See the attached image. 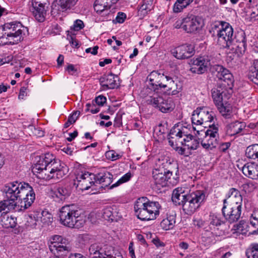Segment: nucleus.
<instances>
[{
	"instance_id": "obj_1",
	"label": "nucleus",
	"mask_w": 258,
	"mask_h": 258,
	"mask_svg": "<svg viewBox=\"0 0 258 258\" xmlns=\"http://www.w3.org/2000/svg\"><path fill=\"white\" fill-rule=\"evenodd\" d=\"M32 170L38 178L47 180L62 178L68 172L69 168L64 163L55 160L52 154L47 153L39 157Z\"/></svg>"
},
{
	"instance_id": "obj_2",
	"label": "nucleus",
	"mask_w": 258,
	"mask_h": 258,
	"mask_svg": "<svg viewBox=\"0 0 258 258\" xmlns=\"http://www.w3.org/2000/svg\"><path fill=\"white\" fill-rule=\"evenodd\" d=\"M217 36V44L222 48H227L232 44L234 39L238 43L236 47L241 54L244 53L246 48V42L243 32L238 33L235 36L233 29L229 23L219 21L214 26Z\"/></svg>"
},
{
	"instance_id": "obj_3",
	"label": "nucleus",
	"mask_w": 258,
	"mask_h": 258,
	"mask_svg": "<svg viewBox=\"0 0 258 258\" xmlns=\"http://www.w3.org/2000/svg\"><path fill=\"white\" fill-rule=\"evenodd\" d=\"M112 175L109 172L99 173L95 175L88 172L78 173L74 180V184L80 190H87L93 185L102 184L100 186L104 188L109 185L112 180Z\"/></svg>"
},
{
	"instance_id": "obj_4",
	"label": "nucleus",
	"mask_w": 258,
	"mask_h": 258,
	"mask_svg": "<svg viewBox=\"0 0 258 258\" xmlns=\"http://www.w3.org/2000/svg\"><path fill=\"white\" fill-rule=\"evenodd\" d=\"M27 32V28L20 22L6 23L0 27V45L17 44L23 40Z\"/></svg>"
},
{
	"instance_id": "obj_5",
	"label": "nucleus",
	"mask_w": 258,
	"mask_h": 258,
	"mask_svg": "<svg viewBox=\"0 0 258 258\" xmlns=\"http://www.w3.org/2000/svg\"><path fill=\"white\" fill-rule=\"evenodd\" d=\"M161 206L157 202L149 201L146 198L138 199L134 205L135 213L142 221L154 220L159 215Z\"/></svg>"
},
{
	"instance_id": "obj_6",
	"label": "nucleus",
	"mask_w": 258,
	"mask_h": 258,
	"mask_svg": "<svg viewBox=\"0 0 258 258\" xmlns=\"http://www.w3.org/2000/svg\"><path fill=\"white\" fill-rule=\"evenodd\" d=\"M60 223L70 228H79L83 226L84 221L80 217V212L74 205L63 206L59 211Z\"/></svg>"
},
{
	"instance_id": "obj_7",
	"label": "nucleus",
	"mask_w": 258,
	"mask_h": 258,
	"mask_svg": "<svg viewBox=\"0 0 258 258\" xmlns=\"http://www.w3.org/2000/svg\"><path fill=\"white\" fill-rule=\"evenodd\" d=\"M25 182L13 181L7 183L3 187V192L5 194L6 199L3 201L9 204L12 209L16 206V201L20 199L21 194H23V189L25 186Z\"/></svg>"
},
{
	"instance_id": "obj_8",
	"label": "nucleus",
	"mask_w": 258,
	"mask_h": 258,
	"mask_svg": "<svg viewBox=\"0 0 258 258\" xmlns=\"http://www.w3.org/2000/svg\"><path fill=\"white\" fill-rule=\"evenodd\" d=\"M203 190H197L187 195L186 200L183 204L182 209L187 215H191L198 209L205 200Z\"/></svg>"
},
{
	"instance_id": "obj_9",
	"label": "nucleus",
	"mask_w": 258,
	"mask_h": 258,
	"mask_svg": "<svg viewBox=\"0 0 258 258\" xmlns=\"http://www.w3.org/2000/svg\"><path fill=\"white\" fill-rule=\"evenodd\" d=\"M193 129L197 131V134L200 135L201 133L205 134L204 138L201 141L202 146L206 150H212L218 145L219 134L218 127L217 125L212 124L209 125V128L206 132L197 130L196 126Z\"/></svg>"
},
{
	"instance_id": "obj_10",
	"label": "nucleus",
	"mask_w": 258,
	"mask_h": 258,
	"mask_svg": "<svg viewBox=\"0 0 258 258\" xmlns=\"http://www.w3.org/2000/svg\"><path fill=\"white\" fill-rule=\"evenodd\" d=\"M215 119L214 113L206 107H200L195 110L192 114L191 121L194 125H203L206 127L209 126V124L214 121Z\"/></svg>"
},
{
	"instance_id": "obj_11",
	"label": "nucleus",
	"mask_w": 258,
	"mask_h": 258,
	"mask_svg": "<svg viewBox=\"0 0 258 258\" xmlns=\"http://www.w3.org/2000/svg\"><path fill=\"white\" fill-rule=\"evenodd\" d=\"M212 71L220 81L219 85L232 89L233 86L234 78L230 72L221 65H215L212 68Z\"/></svg>"
},
{
	"instance_id": "obj_12",
	"label": "nucleus",
	"mask_w": 258,
	"mask_h": 258,
	"mask_svg": "<svg viewBox=\"0 0 258 258\" xmlns=\"http://www.w3.org/2000/svg\"><path fill=\"white\" fill-rule=\"evenodd\" d=\"M147 101L154 107H157L162 112L171 111L174 107V103L171 97H163L156 94L150 97Z\"/></svg>"
},
{
	"instance_id": "obj_13",
	"label": "nucleus",
	"mask_w": 258,
	"mask_h": 258,
	"mask_svg": "<svg viewBox=\"0 0 258 258\" xmlns=\"http://www.w3.org/2000/svg\"><path fill=\"white\" fill-rule=\"evenodd\" d=\"M118 0H96L94 8L95 11L106 20H110L112 18V13L110 10L112 6Z\"/></svg>"
},
{
	"instance_id": "obj_14",
	"label": "nucleus",
	"mask_w": 258,
	"mask_h": 258,
	"mask_svg": "<svg viewBox=\"0 0 258 258\" xmlns=\"http://www.w3.org/2000/svg\"><path fill=\"white\" fill-rule=\"evenodd\" d=\"M232 92V89H229L226 86H222L221 85L212 90V96L216 107L223 104L224 100L230 97Z\"/></svg>"
},
{
	"instance_id": "obj_15",
	"label": "nucleus",
	"mask_w": 258,
	"mask_h": 258,
	"mask_svg": "<svg viewBox=\"0 0 258 258\" xmlns=\"http://www.w3.org/2000/svg\"><path fill=\"white\" fill-rule=\"evenodd\" d=\"M222 211L225 219L229 223H232L237 221L240 218L241 207L223 204Z\"/></svg>"
},
{
	"instance_id": "obj_16",
	"label": "nucleus",
	"mask_w": 258,
	"mask_h": 258,
	"mask_svg": "<svg viewBox=\"0 0 258 258\" xmlns=\"http://www.w3.org/2000/svg\"><path fill=\"white\" fill-rule=\"evenodd\" d=\"M183 30L189 33H196L202 27L201 19L193 15H188L185 17Z\"/></svg>"
},
{
	"instance_id": "obj_17",
	"label": "nucleus",
	"mask_w": 258,
	"mask_h": 258,
	"mask_svg": "<svg viewBox=\"0 0 258 258\" xmlns=\"http://www.w3.org/2000/svg\"><path fill=\"white\" fill-rule=\"evenodd\" d=\"M25 186L23 189V194H21L20 206L21 208L27 209L30 207L35 200V194L33 188L28 184H24Z\"/></svg>"
},
{
	"instance_id": "obj_18",
	"label": "nucleus",
	"mask_w": 258,
	"mask_h": 258,
	"mask_svg": "<svg viewBox=\"0 0 258 258\" xmlns=\"http://www.w3.org/2000/svg\"><path fill=\"white\" fill-rule=\"evenodd\" d=\"M190 71L192 73L202 74L207 70L210 64V60L207 56H201L191 60Z\"/></svg>"
},
{
	"instance_id": "obj_19",
	"label": "nucleus",
	"mask_w": 258,
	"mask_h": 258,
	"mask_svg": "<svg viewBox=\"0 0 258 258\" xmlns=\"http://www.w3.org/2000/svg\"><path fill=\"white\" fill-rule=\"evenodd\" d=\"M45 0H32L31 5L33 13L35 19L39 22H43L45 20L46 14Z\"/></svg>"
},
{
	"instance_id": "obj_20",
	"label": "nucleus",
	"mask_w": 258,
	"mask_h": 258,
	"mask_svg": "<svg viewBox=\"0 0 258 258\" xmlns=\"http://www.w3.org/2000/svg\"><path fill=\"white\" fill-rule=\"evenodd\" d=\"M172 54L177 59L188 58L194 55V48L191 44H183L173 49Z\"/></svg>"
},
{
	"instance_id": "obj_21",
	"label": "nucleus",
	"mask_w": 258,
	"mask_h": 258,
	"mask_svg": "<svg viewBox=\"0 0 258 258\" xmlns=\"http://www.w3.org/2000/svg\"><path fill=\"white\" fill-rule=\"evenodd\" d=\"M167 76L159 71L152 72L148 77L150 84L152 86L151 89L154 91L161 89L164 83H165Z\"/></svg>"
},
{
	"instance_id": "obj_22",
	"label": "nucleus",
	"mask_w": 258,
	"mask_h": 258,
	"mask_svg": "<svg viewBox=\"0 0 258 258\" xmlns=\"http://www.w3.org/2000/svg\"><path fill=\"white\" fill-rule=\"evenodd\" d=\"M119 78L112 73L105 74L100 79V84L104 90L113 89L119 85Z\"/></svg>"
},
{
	"instance_id": "obj_23",
	"label": "nucleus",
	"mask_w": 258,
	"mask_h": 258,
	"mask_svg": "<svg viewBox=\"0 0 258 258\" xmlns=\"http://www.w3.org/2000/svg\"><path fill=\"white\" fill-rule=\"evenodd\" d=\"M103 219L108 221H117L122 218V215L115 206L107 207L101 212Z\"/></svg>"
},
{
	"instance_id": "obj_24",
	"label": "nucleus",
	"mask_w": 258,
	"mask_h": 258,
	"mask_svg": "<svg viewBox=\"0 0 258 258\" xmlns=\"http://www.w3.org/2000/svg\"><path fill=\"white\" fill-rule=\"evenodd\" d=\"M166 170L163 167L155 168L152 171V177L155 184L160 188L167 185Z\"/></svg>"
},
{
	"instance_id": "obj_25",
	"label": "nucleus",
	"mask_w": 258,
	"mask_h": 258,
	"mask_svg": "<svg viewBox=\"0 0 258 258\" xmlns=\"http://www.w3.org/2000/svg\"><path fill=\"white\" fill-rule=\"evenodd\" d=\"M242 173L253 179L258 178V165L254 163H247L241 169Z\"/></svg>"
},
{
	"instance_id": "obj_26",
	"label": "nucleus",
	"mask_w": 258,
	"mask_h": 258,
	"mask_svg": "<svg viewBox=\"0 0 258 258\" xmlns=\"http://www.w3.org/2000/svg\"><path fill=\"white\" fill-rule=\"evenodd\" d=\"M245 126V123L242 122L235 121L231 123L226 126V133L230 136L240 134Z\"/></svg>"
},
{
	"instance_id": "obj_27",
	"label": "nucleus",
	"mask_w": 258,
	"mask_h": 258,
	"mask_svg": "<svg viewBox=\"0 0 258 258\" xmlns=\"http://www.w3.org/2000/svg\"><path fill=\"white\" fill-rule=\"evenodd\" d=\"M176 213L173 211H169L167 214V217L161 221L160 223L161 227L165 230H168L172 229L176 223Z\"/></svg>"
},
{
	"instance_id": "obj_28",
	"label": "nucleus",
	"mask_w": 258,
	"mask_h": 258,
	"mask_svg": "<svg viewBox=\"0 0 258 258\" xmlns=\"http://www.w3.org/2000/svg\"><path fill=\"white\" fill-rule=\"evenodd\" d=\"M162 88L167 91L169 94L175 95L180 90V86L178 87L177 84L171 78L167 76L165 83H164Z\"/></svg>"
},
{
	"instance_id": "obj_29",
	"label": "nucleus",
	"mask_w": 258,
	"mask_h": 258,
	"mask_svg": "<svg viewBox=\"0 0 258 258\" xmlns=\"http://www.w3.org/2000/svg\"><path fill=\"white\" fill-rule=\"evenodd\" d=\"M188 194L184 192L182 188H177L172 192V200L176 205H182L186 200Z\"/></svg>"
},
{
	"instance_id": "obj_30",
	"label": "nucleus",
	"mask_w": 258,
	"mask_h": 258,
	"mask_svg": "<svg viewBox=\"0 0 258 258\" xmlns=\"http://www.w3.org/2000/svg\"><path fill=\"white\" fill-rule=\"evenodd\" d=\"M6 213L2 216L1 225L5 228L15 227L17 224L16 218L12 215Z\"/></svg>"
},
{
	"instance_id": "obj_31",
	"label": "nucleus",
	"mask_w": 258,
	"mask_h": 258,
	"mask_svg": "<svg viewBox=\"0 0 258 258\" xmlns=\"http://www.w3.org/2000/svg\"><path fill=\"white\" fill-rule=\"evenodd\" d=\"M217 108L220 113L225 118H230L233 115L232 106L226 102L217 106Z\"/></svg>"
},
{
	"instance_id": "obj_32",
	"label": "nucleus",
	"mask_w": 258,
	"mask_h": 258,
	"mask_svg": "<svg viewBox=\"0 0 258 258\" xmlns=\"http://www.w3.org/2000/svg\"><path fill=\"white\" fill-rule=\"evenodd\" d=\"M39 213L31 214L26 217L25 226L29 230L36 228L37 225L40 224Z\"/></svg>"
},
{
	"instance_id": "obj_33",
	"label": "nucleus",
	"mask_w": 258,
	"mask_h": 258,
	"mask_svg": "<svg viewBox=\"0 0 258 258\" xmlns=\"http://www.w3.org/2000/svg\"><path fill=\"white\" fill-rule=\"evenodd\" d=\"M171 134L175 135L176 138L178 139L182 138L183 136H185L186 138L187 136H192L188 133V129L185 126H180L178 125L177 126H174L171 130Z\"/></svg>"
},
{
	"instance_id": "obj_34",
	"label": "nucleus",
	"mask_w": 258,
	"mask_h": 258,
	"mask_svg": "<svg viewBox=\"0 0 258 258\" xmlns=\"http://www.w3.org/2000/svg\"><path fill=\"white\" fill-rule=\"evenodd\" d=\"M247 7L249 8L248 11L250 17L254 20H258V0H249Z\"/></svg>"
},
{
	"instance_id": "obj_35",
	"label": "nucleus",
	"mask_w": 258,
	"mask_h": 258,
	"mask_svg": "<svg viewBox=\"0 0 258 258\" xmlns=\"http://www.w3.org/2000/svg\"><path fill=\"white\" fill-rule=\"evenodd\" d=\"M70 195V191L66 188L58 187L53 192L52 197L57 202L64 200Z\"/></svg>"
},
{
	"instance_id": "obj_36",
	"label": "nucleus",
	"mask_w": 258,
	"mask_h": 258,
	"mask_svg": "<svg viewBox=\"0 0 258 258\" xmlns=\"http://www.w3.org/2000/svg\"><path fill=\"white\" fill-rule=\"evenodd\" d=\"M89 251L90 255H93L92 258H103L105 254L102 252L100 245L97 243H94L90 246Z\"/></svg>"
},
{
	"instance_id": "obj_37",
	"label": "nucleus",
	"mask_w": 258,
	"mask_h": 258,
	"mask_svg": "<svg viewBox=\"0 0 258 258\" xmlns=\"http://www.w3.org/2000/svg\"><path fill=\"white\" fill-rule=\"evenodd\" d=\"M245 155L249 158L258 161V144H253L247 147L245 150Z\"/></svg>"
},
{
	"instance_id": "obj_38",
	"label": "nucleus",
	"mask_w": 258,
	"mask_h": 258,
	"mask_svg": "<svg viewBox=\"0 0 258 258\" xmlns=\"http://www.w3.org/2000/svg\"><path fill=\"white\" fill-rule=\"evenodd\" d=\"M183 142V144L188 149L196 150L199 146V141L193 136H187L184 138Z\"/></svg>"
},
{
	"instance_id": "obj_39",
	"label": "nucleus",
	"mask_w": 258,
	"mask_h": 258,
	"mask_svg": "<svg viewBox=\"0 0 258 258\" xmlns=\"http://www.w3.org/2000/svg\"><path fill=\"white\" fill-rule=\"evenodd\" d=\"M194 0H177L173 6V10L175 13L180 12L188 6Z\"/></svg>"
},
{
	"instance_id": "obj_40",
	"label": "nucleus",
	"mask_w": 258,
	"mask_h": 258,
	"mask_svg": "<svg viewBox=\"0 0 258 258\" xmlns=\"http://www.w3.org/2000/svg\"><path fill=\"white\" fill-rule=\"evenodd\" d=\"M209 220L213 226H218L224 223V219L220 214L210 213Z\"/></svg>"
},
{
	"instance_id": "obj_41",
	"label": "nucleus",
	"mask_w": 258,
	"mask_h": 258,
	"mask_svg": "<svg viewBox=\"0 0 258 258\" xmlns=\"http://www.w3.org/2000/svg\"><path fill=\"white\" fill-rule=\"evenodd\" d=\"M79 0H56L62 10H67L73 8Z\"/></svg>"
},
{
	"instance_id": "obj_42",
	"label": "nucleus",
	"mask_w": 258,
	"mask_h": 258,
	"mask_svg": "<svg viewBox=\"0 0 258 258\" xmlns=\"http://www.w3.org/2000/svg\"><path fill=\"white\" fill-rule=\"evenodd\" d=\"M39 222L40 221L44 224L48 225L52 221V216L48 211L44 210L42 211L40 214L38 215Z\"/></svg>"
},
{
	"instance_id": "obj_43",
	"label": "nucleus",
	"mask_w": 258,
	"mask_h": 258,
	"mask_svg": "<svg viewBox=\"0 0 258 258\" xmlns=\"http://www.w3.org/2000/svg\"><path fill=\"white\" fill-rule=\"evenodd\" d=\"M153 8V0H144L143 4L140 6L139 12L143 15H145Z\"/></svg>"
},
{
	"instance_id": "obj_44",
	"label": "nucleus",
	"mask_w": 258,
	"mask_h": 258,
	"mask_svg": "<svg viewBox=\"0 0 258 258\" xmlns=\"http://www.w3.org/2000/svg\"><path fill=\"white\" fill-rule=\"evenodd\" d=\"M237 194L238 195H241L238 189L235 188H230L228 192L227 198L223 201V204H226L229 202H233L234 199L237 198L238 196L237 195Z\"/></svg>"
},
{
	"instance_id": "obj_45",
	"label": "nucleus",
	"mask_w": 258,
	"mask_h": 258,
	"mask_svg": "<svg viewBox=\"0 0 258 258\" xmlns=\"http://www.w3.org/2000/svg\"><path fill=\"white\" fill-rule=\"evenodd\" d=\"M132 176V175L131 172H129L126 173L120 178L115 183L112 184L109 187V189H112L114 187L118 186L120 184L128 181L131 179Z\"/></svg>"
},
{
	"instance_id": "obj_46",
	"label": "nucleus",
	"mask_w": 258,
	"mask_h": 258,
	"mask_svg": "<svg viewBox=\"0 0 258 258\" xmlns=\"http://www.w3.org/2000/svg\"><path fill=\"white\" fill-rule=\"evenodd\" d=\"M247 258H258V244L253 245L246 251Z\"/></svg>"
},
{
	"instance_id": "obj_47",
	"label": "nucleus",
	"mask_w": 258,
	"mask_h": 258,
	"mask_svg": "<svg viewBox=\"0 0 258 258\" xmlns=\"http://www.w3.org/2000/svg\"><path fill=\"white\" fill-rule=\"evenodd\" d=\"M49 248L50 250L54 254H55V251L58 252L68 250V247L66 246L63 245L61 242L58 243V244L49 245Z\"/></svg>"
},
{
	"instance_id": "obj_48",
	"label": "nucleus",
	"mask_w": 258,
	"mask_h": 258,
	"mask_svg": "<svg viewBox=\"0 0 258 258\" xmlns=\"http://www.w3.org/2000/svg\"><path fill=\"white\" fill-rule=\"evenodd\" d=\"M28 128L32 132L33 135L37 137H41L44 135V132L40 128H36L33 125H30Z\"/></svg>"
},
{
	"instance_id": "obj_49",
	"label": "nucleus",
	"mask_w": 258,
	"mask_h": 258,
	"mask_svg": "<svg viewBox=\"0 0 258 258\" xmlns=\"http://www.w3.org/2000/svg\"><path fill=\"white\" fill-rule=\"evenodd\" d=\"M84 27V24L83 22L81 20L78 19L75 21L73 25L71 27V29L74 31H79Z\"/></svg>"
},
{
	"instance_id": "obj_50",
	"label": "nucleus",
	"mask_w": 258,
	"mask_h": 258,
	"mask_svg": "<svg viewBox=\"0 0 258 258\" xmlns=\"http://www.w3.org/2000/svg\"><path fill=\"white\" fill-rule=\"evenodd\" d=\"M250 223L253 227L258 226V209L255 210L251 215Z\"/></svg>"
},
{
	"instance_id": "obj_51",
	"label": "nucleus",
	"mask_w": 258,
	"mask_h": 258,
	"mask_svg": "<svg viewBox=\"0 0 258 258\" xmlns=\"http://www.w3.org/2000/svg\"><path fill=\"white\" fill-rule=\"evenodd\" d=\"M62 240V237L59 235H53L51 236L49 239V245H54L55 244H58V243L61 242Z\"/></svg>"
},
{
	"instance_id": "obj_52",
	"label": "nucleus",
	"mask_w": 258,
	"mask_h": 258,
	"mask_svg": "<svg viewBox=\"0 0 258 258\" xmlns=\"http://www.w3.org/2000/svg\"><path fill=\"white\" fill-rule=\"evenodd\" d=\"M237 197L236 199H234L233 202H229L227 204L233 206H237L238 207H241L242 202V198L241 195H237Z\"/></svg>"
},
{
	"instance_id": "obj_53",
	"label": "nucleus",
	"mask_w": 258,
	"mask_h": 258,
	"mask_svg": "<svg viewBox=\"0 0 258 258\" xmlns=\"http://www.w3.org/2000/svg\"><path fill=\"white\" fill-rule=\"evenodd\" d=\"M106 156L108 159L114 161L118 159L120 156L114 151L110 150L106 153Z\"/></svg>"
},
{
	"instance_id": "obj_54",
	"label": "nucleus",
	"mask_w": 258,
	"mask_h": 258,
	"mask_svg": "<svg viewBox=\"0 0 258 258\" xmlns=\"http://www.w3.org/2000/svg\"><path fill=\"white\" fill-rule=\"evenodd\" d=\"M8 205V204H6L3 201L0 202V217L2 216L3 213L12 209Z\"/></svg>"
},
{
	"instance_id": "obj_55",
	"label": "nucleus",
	"mask_w": 258,
	"mask_h": 258,
	"mask_svg": "<svg viewBox=\"0 0 258 258\" xmlns=\"http://www.w3.org/2000/svg\"><path fill=\"white\" fill-rule=\"evenodd\" d=\"M253 64L251 70L252 76L258 81V60H255ZM256 83L258 84V82Z\"/></svg>"
},
{
	"instance_id": "obj_56",
	"label": "nucleus",
	"mask_w": 258,
	"mask_h": 258,
	"mask_svg": "<svg viewBox=\"0 0 258 258\" xmlns=\"http://www.w3.org/2000/svg\"><path fill=\"white\" fill-rule=\"evenodd\" d=\"M185 17H181L177 19L174 23L173 26L176 29L182 28L183 30V26L185 24Z\"/></svg>"
},
{
	"instance_id": "obj_57",
	"label": "nucleus",
	"mask_w": 258,
	"mask_h": 258,
	"mask_svg": "<svg viewBox=\"0 0 258 258\" xmlns=\"http://www.w3.org/2000/svg\"><path fill=\"white\" fill-rule=\"evenodd\" d=\"M176 137L175 135L171 134V131L170 132L168 138V142L169 145L174 149L177 148V144L176 143V140H174L175 138Z\"/></svg>"
},
{
	"instance_id": "obj_58",
	"label": "nucleus",
	"mask_w": 258,
	"mask_h": 258,
	"mask_svg": "<svg viewBox=\"0 0 258 258\" xmlns=\"http://www.w3.org/2000/svg\"><path fill=\"white\" fill-rule=\"evenodd\" d=\"M86 111H90L92 113L95 114L99 111V108L96 107L94 105H91L89 103L86 104Z\"/></svg>"
},
{
	"instance_id": "obj_59",
	"label": "nucleus",
	"mask_w": 258,
	"mask_h": 258,
	"mask_svg": "<svg viewBox=\"0 0 258 258\" xmlns=\"http://www.w3.org/2000/svg\"><path fill=\"white\" fill-rule=\"evenodd\" d=\"M125 18L126 15L123 13L119 12L116 17L115 20H114L115 21V23H122Z\"/></svg>"
},
{
	"instance_id": "obj_60",
	"label": "nucleus",
	"mask_w": 258,
	"mask_h": 258,
	"mask_svg": "<svg viewBox=\"0 0 258 258\" xmlns=\"http://www.w3.org/2000/svg\"><path fill=\"white\" fill-rule=\"evenodd\" d=\"M28 90L27 87H22L20 90L19 95V99H24L25 97L27 95V91Z\"/></svg>"
},
{
	"instance_id": "obj_61",
	"label": "nucleus",
	"mask_w": 258,
	"mask_h": 258,
	"mask_svg": "<svg viewBox=\"0 0 258 258\" xmlns=\"http://www.w3.org/2000/svg\"><path fill=\"white\" fill-rule=\"evenodd\" d=\"M106 101V97L102 95H100L95 98V102L99 106H103Z\"/></svg>"
},
{
	"instance_id": "obj_62",
	"label": "nucleus",
	"mask_w": 258,
	"mask_h": 258,
	"mask_svg": "<svg viewBox=\"0 0 258 258\" xmlns=\"http://www.w3.org/2000/svg\"><path fill=\"white\" fill-rule=\"evenodd\" d=\"M230 145L231 144L229 142L223 143L220 145L219 150L225 152L230 147Z\"/></svg>"
},
{
	"instance_id": "obj_63",
	"label": "nucleus",
	"mask_w": 258,
	"mask_h": 258,
	"mask_svg": "<svg viewBox=\"0 0 258 258\" xmlns=\"http://www.w3.org/2000/svg\"><path fill=\"white\" fill-rule=\"evenodd\" d=\"M98 46H95L93 48H88L86 49L85 51L86 53H91L93 55H96L97 53V50L98 49Z\"/></svg>"
},
{
	"instance_id": "obj_64",
	"label": "nucleus",
	"mask_w": 258,
	"mask_h": 258,
	"mask_svg": "<svg viewBox=\"0 0 258 258\" xmlns=\"http://www.w3.org/2000/svg\"><path fill=\"white\" fill-rule=\"evenodd\" d=\"M80 113H78L77 112H74L72 115L70 116L68 118V120L72 124L75 122L76 121L78 116L79 115Z\"/></svg>"
}]
</instances>
